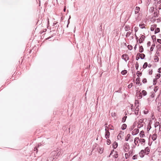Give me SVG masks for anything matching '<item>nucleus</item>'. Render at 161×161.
Here are the masks:
<instances>
[{
  "label": "nucleus",
  "instance_id": "nucleus-1",
  "mask_svg": "<svg viewBox=\"0 0 161 161\" xmlns=\"http://www.w3.org/2000/svg\"><path fill=\"white\" fill-rule=\"evenodd\" d=\"M62 151L61 149H58L56 151L53 152L51 154L55 158H58L62 154Z\"/></svg>",
  "mask_w": 161,
  "mask_h": 161
},
{
  "label": "nucleus",
  "instance_id": "nucleus-2",
  "mask_svg": "<svg viewBox=\"0 0 161 161\" xmlns=\"http://www.w3.org/2000/svg\"><path fill=\"white\" fill-rule=\"evenodd\" d=\"M143 119H140L138 122V125H137V127L139 128H140L142 127L143 125Z\"/></svg>",
  "mask_w": 161,
  "mask_h": 161
},
{
  "label": "nucleus",
  "instance_id": "nucleus-3",
  "mask_svg": "<svg viewBox=\"0 0 161 161\" xmlns=\"http://www.w3.org/2000/svg\"><path fill=\"white\" fill-rule=\"evenodd\" d=\"M124 132L122 131H120L117 136V138L119 140H121L124 136Z\"/></svg>",
  "mask_w": 161,
  "mask_h": 161
},
{
  "label": "nucleus",
  "instance_id": "nucleus-4",
  "mask_svg": "<svg viewBox=\"0 0 161 161\" xmlns=\"http://www.w3.org/2000/svg\"><path fill=\"white\" fill-rule=\"evenodd\" d=\"M122 58L124 59L126 62L129 59V57L127 54H125L122 55Z\"/></svg>",
  "mask_w": 161,
  "mask_h": 161
},
{
  "label": "nucleus",
  "instance_id": "nucleus-5",
  "mask_svg": "<svg viewBox=\"0 0 161 161\" xmlns=\"http://www.w3.org/2000/svg\"><path fill=\"white\" fill-rule=\"evenodd\" d=\"M105 138L106 139H107L108 138H109V135H110V133L107 130V128H106L105 129Z\"/></svg>",
  "mask_w": 161,
  "mask_h": 161
},
{
  "label": "nucleus",
  "instance_id": "nucleus-6",
  "mask_svg": "<svg viewBox=\"0 0 161 161\" xmlns=\"http://www.w3.org/2000/svg\"><path fill=\"white\" fill-rule=\"evenodd\" d=\"M139 132L138 129H135L132 131V134L133 135H135L137 134Z\"/></svg>",
  "mask_w": 161,
  "mask_h": 161
},
{
  "label": "nucleus",
  "instance_id": "nucleus-7",
  "mask_svg": "<svg viewBox=\"0 0 161 161\" xmlns=\"http://www.w3.org/2000/svg\"><path fill=\"white\" fill-rule=\"evenodd\" d=\"M150 150L148 147H147L144 150H142V152L145 153L146 154H148Z\"/></svg>",
  "mask_w": 161,
  "mask_h": 161
},
{
  "label": "nucleus",
  "instance_id": "nucleus-8",
  "mask_svg": "<svg viewBox=\"0 0 161 161\" xmlns=\"http://www.w3.org/2000/svg\"><path fill=\"white\" fill-rule=\"evenodd\" d=\"M145 38V36H144L143 35H142L139 40V43H142L143 42V41L144 40V39Z\"/></svg>",
  "mask_w": 161,
  "mask_h": 161
},
{
  "label": "nucleus",
  "instance_id": "nucleus-9",
  "mask_svg": "<svg viewBox=\"0 0 161 161\" xmlns=\"http://www.w3.org/2000/svg\"><path fill=\"white\" fill-rule=\"evenodd\" d=\"M157 137V135L156 133H154L152 136V138L153 141L155 140Z\"/></svg>",
  "mask_w": 161,
  "mask_h": 161
},
{
  "label": "nucleus",
  "instance_id": "nucleus-10",
  "mask_svg": "<svg viewBox=\"0 0 161 161\" xmlns=\"http://www.w3.org/2000/svg\"><path fill=\"white\" fill-rule=\"evenodd\" d=\"M140 136L141 137H143L145 136V135L144 134V132L143 131H141L140 132L139 134Z\"/></svg>",
  "mask_w": 161,
  "mask_h": 161
},
{
  "label": "nucleus",
  "instance_id": "nucleus-11",
  "mask_svg": "<svg viewBox=\"0 0 161 161\" xmlns=\"http://www.w3.org/2000/svg\"><path fill=\"white\" fill-rule=\"evenodd\" d=\"M139 141V139L138 137H136L134 139V143L136 145H137V144Z\"/></svg>",
  "mask_w": 161,
  "mask_h": 161
},
{
  "label": "nucleus",
  "instance_id": "nucleus-12",
  "mask_svg": "<svg viewBox=\"0 0 161 161\" xmlns=\"http://www.w3.org/2000/svg\"><path fill=\"white\" fill-rule=\"evenodd\" d=\"M130 137L131 135L130 134H127L125 138V140L127 141H128L130 140Z\"/></svg>",
  "mask_w": 161,
  "mask_h": 161
},
{
  "label": "nucleus",
  "instance_id": "nucleus-13",
  "mask_svg": "<svg viewBox=\"0 0 161 161\" xmlns=\"http://www.w3.org/2000/svg\"><path fill=\"white\" fill-rule=\"evenodd\" d=\"M139 10H140V8L138 7H136V8L135 9V14H138L139 13Z\"/></svg>",
  "mask_w": 161,
  "mask_h": 161
},
{
  "label": "nucleus",
  "instance_id": "nucleus-14",
  "mask_svg": "<svg viewBox=\"0 0 161 161\" xmlns=\"http://www.w3.org/2000/svg\"><path fill=\"white\" fill-rule=\"evenodd\" d=\"M130 27L129 25H126L125 27V30L126 31H128L130 30Z\"/></svg>",
  "mask_w": 161,
  "mask_h": 161
},
{
  "label": "nucleus",
  "instance_id": "nucleus-15",
  "mask_svg": "<svg viewBox=\"0 0 161 161\" xmlns=\"http://www.w3.org/2000/svg\"><path fill=\"white\" fill-rule=\"evenodd\" d=\"M147 94V92L145 90H143L142 92L140 93V95H143L144 96H145Z\"/></svg>",
  "mask_w": 161,
  "mask_h": 161
},
{
  "label": "nucleus",
  "instance_id": "nucleus-16",
  "mask_svg": "<svg viewBox=\"0 0 161 161\" xmlns=\"http://www.w3.org/2000/svg\"><path fill=\"white\" fill-rule=\"evenodd\" d=\"M117 146L118 144L116 142H114L113 144V147L114 149L116 148L117 147Z\"/></svg>",
  "mask_w": 161,
  "mask_h": 161
},
{
  "label": "nucleus",
  "instance_id": "nucleus-17",
  "mask_svg": "<svg viewBox=\"0 0 161 161\" xmlns=\"http://www.w3.org/2000/svg\"><path fill=\"white\" fill-rule=\"evenodd\" d=\"M139 108H138L136 107L135 109V113L136 115H137L138 113Z\"/></svg>",
  "mask_w": 161,
  "mask_h": 161
},
{
  "label": "nucleus",
  "instance_id": "nucleus-18",
  "mask_svg": "<svg viewBox=\"0 0 161 161\" xmlns=\"http://www.w3.org/2000/svg\"><path fill=\"white\" fill-rule=\"evenodd\" d=\"M144 153H143V152H142V150L141 152L139 153V156L141 157H143L144 156Z\"/></svg>",
  "mask_w": 161,
  "mask_h": 161
},
{
  "label": "nucleus",
  "instance_id": "nucleus-19",
  "mask_svg": "<svg viewBox=\"0 0 161 161\" xmlns=\"http://www.w3.org/2000/svg\"><path fill=\"white\" fill-rule=\"evenodd\" d=\"M127 127L126 125L125 124H123L121 126V129L122 130H125L126 129Z\"/></svg>",
  "mask_w": 161,
  "mask_h": 161
},
{
  "label": "nucleus",
  "instance_id": "nucleus-20",
  "mask_svg": "<svg viewBox=\"0 0 161 161\" xmlns=\"http://www.w3.org/2000/svg\"><path fill=\"white\" fill-rule=\"evenodd\" d=\"M103 148L102 147H100L98 151V152L101 154L103 152Z\"/></svg>",
  "mask_w": 161,
  "mask_h": 161
},
{
  "label": "nucleus",
  "instance_id": "nucleus-21",
  "mask_svg": "<svg viewBox=\"0 0 161 161\" xmlns=\"http://www.w3.org/2000/svg\"><path fill=\"white\" fill-rule=\"evenodd\" d=\"M139 26L141 28L143 29V28H145V25L144 24H140L139 25Z\"/></svg>",
  "mask_w": 161,
  "mask_h": 161
},
{
  "label": "nucleus",
  "instance_id": "nucleus-22",
  "mask_svg": "<svg viewBox=\"0 0 161 161\" xmlns=\"http://www.w3.org/2000/svg\"><path fill=\"white\" fill-rule=\"evenodd\" d=\"M139 142H140L142 144L143 143H144L145 142V140L143 138H141L139 139Z\"/></svg>",
  "mask_w": 161,
  "mask_h": 161
},
{
  "label": "nucleus",
  "instance_id": "nucleus-23",
  "mask_svg": "<svg viewBox=\"0 0 161 161\" xmlns=\"http://www.w3.org/2000/svg\"><path fill=\"white\" fill-rule=\"evenodd\" d=\"M139 51L141 53H142L143 51V48L142 46H141L139 47Z\"/></svg>",
  "mask_w": 161,
  "mask_h": 161
},
{
  "label": "nucleus",
  "instance_id": "nucleus-24",
  "mask_svg": "<svg viewBox=\"0 0 161 161\" xmlns=\"http://www.w3.org/2000/svg\"><path fill=\"white\" fill-rule=\"evenodd\" d=\"M136 83L137 84H140V78L137 77L136 80Z\"/></svg>",
  "mask_w": 161,
  "mask_h": 161
},
{
  "label": "nucleus",
  "instance_id": "nucleus-25",
  "mask_svg": "<svg viewBox=\"0 0 161 161\" xmlns=\"http://www.w3.org/2000/svg\"><path fill=\"white\" fill-rule=\"evenodd\" d=\"M131 34V32L130 31H128L127 32L126 34V37H129Z\"/></svg>",
  "mask_w": 161,
  "mask_h": 161
},
{
  "label": "nucleus",
  "instance_id": "nucleus-26",
  "mask_svg": "<svg viewBox=\"0 0 161 161\" xmlns=\"http://www.w3.org/2000/svg\"><path fill=\"white\" fill-rule=\"evenodd\" d=\"M129 153H125V158L126 159L128 158L130 156Z\"/></svg>",
  "mask_w": 161,
  "mask_h": 161
},
{
  "label": "nucleus",
  "instance_id": "nucleus-27",
  "mask_svg": "<svg viewBox=\"0 0 161 161\" xmlns=\"http://www.w3.org/2000/svg\"><path fill=\"white\" fill-rule=\"evenodd\" d=\"M139 157L138 155H135L133 156L132 157V159L133 160H135L137 158Z\"/></svg>",
  "mask_w": 161,
  "mask_h": 161
},
{
  "label": "nucleus",
  "instance_id": "nucleus-28",
  "mask_svg": "<svg viewBox=\"0 0 161 161\" xmlns=\"http://www.w3.org/2000/svg\"><path fill=\"white\" fill-rule=\"evenodd\" d=\"M160 31V29L158 28H157L155 31V33H157L159 32Z\"/></svg>",
  "mask_w": 161,
  "mask_h": 161
},
{
  "label": "nucleus",
  "instance_id": "nucleus-29",
  "mask_svg": "<svg viewBox=\"0 0 161 161\" xmlns=\"http://www.w3.org/2000/svg\"><path fill=\"white\" fill-rule=\"evenodd\" d=\"M140 57L142 59H143L144 58L145 55L144 54L142 53L140 54Z\"/></svg>",
  "mask_w": 161,
  "mask_h": 161
},
{
  "label": "nucleus",
  "instance_id": "nucleus-30",
  "mask_svg": "<svg viewBox=\"0 0 161 161\" xmlns=\"http://www.w3.org/2000/svg\"><path fill=\"white\" fill-rule=\"evenodd\" d=\"M147 62H145L144 63V65H143V68L144 69H145L146 68H147Z\"/></svg>",
  "mask_w": 161,
  "mask_h": 161
},
{
  "label": "nucleus",
  "instance_id": "nucleus-31",
  "mask_svg": "<svg viewBox=\"0 0 161 161\" xmlns=\"http://www.w3.org/2000/svg\"><path fill=\"white\" fill-rule=\"evenodd\" d=\"M127 73V71L126 70H124L122 71L121 72V74L123 75H125Z\"/></svg>",
  "mask_w": 161,
  "mask_h": 161
},
{
  "label": "nucleus",
  "instance_id": "nucleus-32",
  "mask_svg": "<svg viewBox=\"0 0 161 161\" xmlns=\"http://www.w3.org/2000/svg\"><path fill=\"white\" fill-rule=\"evenodd\" d=\"M136 74L139 77L142 74L141 73L139 72V71H138L137 72Z\"/></svg>",
  "mask_w": 161,
  "mask_h": 161
},
{
  "label": "nucleus",
  "instance_id": "nucleus-33",
  "mask_svg": "<svg viewBox=\"0 0 161 161\" xmlns=\"http://www.w3.org/2000/svg\"><path fill=\"white\" fill-rule=\"evenodd\" d=\"M127 47L130 50H131L132 49V47L130 45H128Z\"/></svg>",
  "mask_w": 161,
  "mask_h": 161
},
{
  "label": "nucleus",
  "instance_id": "nucleus-34",
  "mask_svg": "<svg viewBox=\"0 0 161 161\" xmlns=\"http://www.w3.org/2000/svg\"><path fill=\"white\" fill-rule=\"evenodd\" d=\"M126 118H127V116H124V117H123V118L122 119V121L123 122H124L125 121Z\"/></svg>",
  "mask_w": 161,
  "mask_h": 161
},
{
  "label": "nucleus",
  "instance_id": "nucleus-35",
  "mask_svg": "<svg viewBox=\"0 0 161 161\" xmlns=\"http://www.w3.org/2000/svg\"><path fill=\"white\" fill-rule=\"evenodd\" d=\"M160 74H158L156 76V79H158L159 78H160Z\"/></svg>",
  "mask_w": 161,
  "mask_h": 161
},
{
  "label": "nucleus",
  "instance_id": "nucleus-36",
  "mask_svg": "<svg viewBox=\"0 0 161 161\" xmlns=\"http://www.w3.org/2000/svg\"><path fill=\"white\" fill-rule=\"evenodd\" d=\"M107 144L109 145L111 143V141L109 139H108L107 140Z\"/></svg>",
  "mask_w": 161,
  "mask_h": 161
},
{
  "label": "nucleus",
  "instance_id": "nucleus-37",
  "mask_svg": "<svg viewBox=\"0 0 161 161\" xmlns=\"http://www.w3.org/2000/svg\"><path fill=\"white\" fill-rule=\"evenodd\" d=\"M70 18H71V16H69V19L68 20V25H67V27H68V25H69V22H70L69 19H70Z\"/></svg>",
  "mask_w": 161,
  "mask_h": 161
},
{
  "label": "nucleus",
  "instance_id": "nucleus-38",
  "mask_svg": "<svg viewBox=\"0 0 161 161\" xmlns=\"http://www.w3.org/2000/svg\"><path fill=\"white\" fill-rule=\"evenodd\" d=\"M157 79H155L153 80V85H155L156 83Z\"/></svg>",
  "mask_w": 161,
  "mask_h": 161
},
{
  "label": "nucleus",
  "instance_id": "nucleus-39",
  "mask_svg": "<svg viewBox=\"0 0 161 161\" xmlns=\"http://www.w3.org/2000/svg\"><path fill=\"white\" fill-rule=\"evenodd\" d=\"M153 72L152 69H149V75H151L152 74Z\"/></svg>",
  "mask_w": 161,
  "mask_h": 161
},
{
  "label": "nucleus",
  "instance_id": "nucleus-40",
  "mask_svg": "<svg viewBox=\"0 0 161 161\" xmlns=\"http://www.w3.org/2000/svg\"><path fill=\"white\" fill-rule=\"evenodd\" d=\"M111 115L113 117H114L116 116V114L115 112H112L111 114Z\"/></svg>",
  "mask_w": 161,
  "mask_h": 161
},
{
  "label": "nucleus",
  "instance_id": "nucleus-41",
  "mask_svg": "<svg viewBox=\"0 0 161 161\" xmlns=\"http://www.w3.org/2000/svg\"><path fill=\"white\" fill-rule=\"evenodd\" d=\"M155 58H154V59L156 60L157 61H158V60H159V58H158V57H157V56L155 55Z\"/></svg>",
  "mask_w": 161,
  "mask_h": 161
},
{
  "label": "nucleus",
  "instance_id": "nucleus-42",
  "mask_svg": "<svg viewBox=\"0 0 161 161\" xmlns=\"http://www.w3.org/2000/svg\"><path fill=\"white\" fill-rule=\"evenodd\" d=\"M133 86V84L132 83H131L128 86V88H130L131 87H132V86Z\"/></svg>",
  "mask_w": 161,
  "mask_h": 161
},
{
  "label": "nucleus",
  "instance_id": "nucleus-43",
  "mask_svg": "<svg viewBox=\"0 0 161 161\" xmlns=\"http://www.w3.org/2000/svg\"><path fill=\"white\" fill-rule=\"evenodd\" d=\"M142 82L143 83H145L147 82V80L146 79L144 78L142 80Z\"/></svg>",
  "mask_w": 161,
  "mask_h": 161
},
{
  "label": "nucleus",
  "instance_id": "nucleus-44",
  "mask_svg": "<svg viewBox=\"0 0 161 161\" xmlns=\"http://www.w3.org/2000/svg\"><path fill=\"white\" fill-rule=\"evenodd\" d=\"M157 41L160 44H161V39H158L157 40Z\"/></svg>",
  "mask_w": 161,
  "mask_h": 161
},
{
  "label": "nucleus",
  "instance_id": "nucleus-45",
  "mask_svg": "<svg viewBox=\"0 0 161 161\" xmlns=\"http://www.w3.org/2000/svg\"><path fill=\"white\" fill-rule=\"evenodd\" d=\"M133 138L132 137H130V139L129 140L130 141V142H132L133 141Z\"/></svg>",
  "mask_w": 161,
  "mask_h": 161
},
{
  "label": "nucleus",
  "instance_id": "nucleus-46",
  "mask_svg": "<svg viewBox=\"0 0 161 161\" xmlns=\"http://www.w3.org/2000/svg\"><path fill=\"white\" fill-rule=\"evenodd\" d=\"M148 112V110H146L144 111V113L145 114H147Z\"/></svg>",
  "mask_w": 161,
  "mask_h": 161
},
{
  "label": "nucleus",
  "instance_id": "nucleus-47",
  "mask_svg": "<svg viewBox=\"0 0 161 161\" xmlns=\"http://www.w3.org/2000/svg\"><path fill=\"white\" fill-rule=\"evenodd\" d=\"M138 28L137 27H135L134 28V31H135V32H136L137 31H138Z\"/></svg>",
  "mask_w": 161,
  "mask_h": 161
},
{
  "label": "nucleus",
  "instance_id": "nucleus-48",
  "mask_svg": "<svg viewBox=\"0 0 161 161\" xmlns=\"http://www.w3.org/2000/svg\"><path fill=\"white\" fill-rule=\"evenodd\" d=\"M151 128V127L150 126H148L147 127V130H150V129Z\"/></svg>",
  "mask_w": 161,
  "mask_h": 161
},
{
  "label": "nucleus",
  "instance_id": "nucleus-49",
  "mask_svg": "<svg viewBox=\"0 0 161 161\" xmlns=\"http://www.w3.org/2000/svg\"><path fill=\"white\" fill-rule=\"evenodd\" d=\"M161 68H159L158 69V72L160 73H161Z\"/></svg>",
  "mask_w": 161,
  "mask_h": 161
},
{
  "label": "nucleus",
  "instance_id": "nucleus-50",
  "mask_svg": "<svg viewBox=\"0 0 161 161\" xmlns=\"http://www.w3.org/2000/svg\"><path fill=\"white\" fill-rule=\"evenodd\" d=\"M142 95H140V93L139 94V96H138V97H139V98H142Z\"/></svg>",
  "mask_w": 161,
  "mask_h": 161
},
{
  "label": "nucleus",
  "instance_id": "nucleus-51",
  "mask_svg": "<svg viewBox=\"0 0 161 161\" xmlns=\"http://www.w3.org/2000/svg\"><path fill=\"white\" fill-rule=\"evenodd\" d=\"M34 150L35 151H36V152H37V150L36 147H35V148H34Z\"/></svg>",
  "mask_w": 161,
  "mask_h": 161
},
{
  "label": "nucleus",
  "instance_id": "nucleus-52",
  "mask_svg": "<svg viewBox=\"0 0 161 161\" xmlns=\"http://www.w3.org/2000/svg\"><path fill=\"white\" fill-rule=\"evenodd\" d=\"M150 29L151 31H154V28L153 27H151Z\"/></svg>",
  "mask_w": 161,
  "mask_h": 161
},
{
  "label": "nucleus",
  "instance_id": "nucleus-53",
  "mask_svg": "<svg viewBox=\"0 0 161 161\" xmlns=\"http://www.w3.org/2000/svg\"><path fill=\"white\" fill-rule=\"evenodd\" d=\"M158 8L160 9H161V4H160L158 7Z\"/></svg>",
  "mask_w": 161,
  "mask_h": 161
},
{
  "label": "nucleus",
  "instance_id": "nucleus-54",
  "mask_svg": "<svg viewBox=\"0 0 161 161\" xmlns=\"http://www.w3.org/2000/svg\"><path fill=\"white\" fill-rule=\"evenodd\" d=\"M158 89L157 87H156L154 89V91L157 90Z\"/></svg>",
  "mask_w": 161,
  "mask_h": 161
},
{
  "label": "nucleus",
  "instance_id": "nucleus-55",
  "mask_svg": "<svg viewBox=\"0 0 161 161\" xmlns=\"http://www.w3.org/2000/svg\"><path fill=\"white\" fill-rule=\"evenodd\" d=\"M136 45L134 47L135 49H136Z\"/></svg>",
  "mask_w": 161,
  "mask_h": 161
},
{
  "label": "nucleus",
  "instance_id": "nucleus-56",
  "mask_svg": "<svg viewBox=\"0 0 161 161\" xmlns=\"http://www.w3.org/2000/svg\"><path fill=\"white\" fill-rule=\"evenodd\" d=\"M135 36L136 37V38H137V37L136 36V34H135Z\"/></svg>",
  "mask_w": 161,
  "mask_h": 161
},
{
  "label": "nucleus",
  "instance_id": "nucleus-57",
  "mask_svg": "<svg viewBox=\"0 0 161 161\" xmlns=\"http://www.w3.org/2000/svg\"><path fill=\"white\" fill-rule=\"evenodd\" d=\"M160 3H161V1H159L158 2V3L160 4Z\"/></svg>",
  "mask_w": 161,
  "mask_h": 161
},
{
  "label": "nucleus",
  "instance_id": "nucleus-58",
  "mask_svg": "<svg viewBox=\"0 0 161 161\" xmlns=\"http://www.w3.org/2000/svg\"><path fill=\"white\" fill-rule=\"evenodd\" d=\"M150 50H151V51H152L153 50V49L152 47L151 48Z\"/></svg>",
  "mask_w": 161,
  "mask_h": 161
},
{
  "label": "nucleus",
  "instance_id": "nucleus-59",
  "mask_svg": "<svg viewBox=\"0 0 161 161\" xmlns=\"http://www.w3.org/2000/svg\"><path fill=\"white\" fill-rule=\"evenodd\" d=\"M65 10H66V9H65V8H64V12H65Z\"/></svg>",
  "mask_w": 161,
  "mask_h": 161
},
{
  "label": "nucleus",
  "instance_id": "nucleus-60",
  "mask_svg": "<svg viewBox=\"0 0 161 161\" xmlns=\"http://www.w3.org/2000/svg\"><path fill=\"white\" fill-rule=\"evenodd\" d=\"M112 152H111V153L110 154L109 157L111 155V154H112Z\"/></svg>",
  "mask_w": 161,
  "mask_h": 161
},
{
  "label": "nucleus",
  "instance_id": "nucleus-61",
  "mask_svg": "<svg viewBox=\"0 0 161 161\" xmlns=\"http://www.w3.org/2000/svg\"><path fill=\"white\" fill-rule=\"evenodd\" d=\"M150 66H151V65H149L148 66V67H150Z\"/></svg>",
  "mask_w": 161,
  "mask_h": 161
},
{
  "label": "nucleus",
  "instance_id": "nucleus-62",
  "mask_svg": "<svg viewBox=\"0 0 161 161\" xmlns=\"http://www.w3.org/2000/svg\"><path fill=\"white\" fill-rule=\"evenodd\" d=\"M61 19L62 20H63V18H62V17H61Z\"/></svg>",
  "mask_w": 161,
  "mask_h": 161
},
{
  "label": "nucleus",
  "instance_id": "nucleus-63",
  "mask_svg": "<svg viewBox=\"0 0 161 161\" xmlns=\"http://www.w3.org/2000/svg\"><path fill=\"white\" fill-rule=\"evenodd\" d=\"M117 157H118V156L115 157V158H117Z\"/></svg>",
  "mask_w": 161,
  "mask_h": 161
}]
</instances>
